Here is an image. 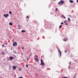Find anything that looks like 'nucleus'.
Returning a JSON list of instances; mask_svg holds the SVG:
<instances>
[{"label":"nucleus","instance_id":"27","mask_svg":"<svg viewBox=\"0 0 78 78\" xmlns=\"http://www.w3.org/2000/svg\"><path fill=\"white\" fill-rule=\"evenodd\" d=\"M19 78H23V77H19Z\"/></svg>","mask_w":78,"mask_h":78},{"label":"nucleus","instance_id":"16","mask_svg":"<svg viewBox=\"0 0 78 78\" xmlns=\"http://www.w3.org/2000/svg\"><path fill=\"white\" fill-rule=\"evenodd\" d=\"M2 54L4 55H5V53L4 52H2Z\"/></svg>","mask_w":78,"mask_h":78},{"label":"nucleus","instance_id":"6","mask_svg":"<svg viewBox=\"0 0 78 78\" xmlns=\"http://www.w3.org/2000/svg\"><path fill=\"white\" fill-rule=\"evenodd\" d=\"M63 41H65V42L66 41H68V39H67V38L65 37L63 39Z\"/></svg>","mask_w":78,"mask_h":78},{"label":"nucleus","instance_id":"18","mask_svg":"<svg viewBox=\"0 0 78 78\" xmlns=\"http://www.w3.org/2000/svg\"><path fill=\"white\" fill-rule=\"evenodd\" d=\"M9 14H12V13L11 12V11H9Z\"/></svg>","mask_w":78,"mask_h":78},{"label":"nucleus","instance_id":"8","mask_svg":"<svg viewBox=\"0 0 78 78\" xmlns=\"http://www.w3.org/2000/svg\"><path fill=\"white\" fill-rule=\"evenodd\" d=\"M41 65H42V66H44L45 65V63H44V62H41Z\"/></svg>","mask_w":78,"mask_h":78},{"label":"nucleus","instance_id":"1","mask_svg":"<svg viewBox=\"0 0 78 78\" xmlns=\"http://www.w3.org/2000/svg\"><path fill=\"white\" fill-rule=\"evenodd\" d=\"M64 1L63 0H61L59 2H58V5H60L61 4V5H62L64 3Z\"/></svg>","mask_w":78,"mask_h":78},{"label":"nucleus","instance_id":"33","mask_svg":"<svg viewBox=\"0 0 78 78\" xmlns=\"http://www.w3.org/2000/svg\"><path fill=\"white\" fill-rule=\"evenodd\" d=\"M68 68H69V69H70V67L69 66Z\"/></svg>","mask_w":78,"mask_h":78},{"label":"nucleus","instance_id":"20","mask_svg":"<svg viewBox=\"0 0 78 78\" xmlns=\"http://www.w3.org/2000/svg\"><path fill=\"white\" fill-rule=\"evenodd\" d=\"M19 71H21V70H22V69H21L20 68L19 69Z\"/></svg>","mask_w":78,"mask_h":78},{"label":"nucleus","instance_id":"38","mask_svg":"<svg viewBox=\"0 0 78 78\" xmlns=\"http://www.w3.org/2000/svg\"><path fill=\"white\" fill-rule=\"evenodd\" d=\"M22 49H24V48H23V47L22 48Z\"/></svg>","mask_w":78,"mask_h":78},{"label":"nucleus","instance_id":"12","mask_svg":"<svg viewBox=\"0 0 78 78\" xmlns=\"http://www.w3.org/2000/svg\"><path fill=\"white\" fill-rule=\"evenodd\" d=\"M18 28H21V27H20V26L19 24L18 25Z\"/></svg>","mask_w":78,"mask_h":78},{"label":"nucleus","instance_id":"36","mask_svg":"<svg viewBox=\"0 0 78 78\" xmlns=\"http://www.w3.org/2000/svg\"><path fill=\"white\" fill-rule=\"evenodd\" d=\"M66 25H67V23H66Z\"/></svg>","mask_w":78,"mask_h":78},{"label":"nucleus","instance_id":"4","mask_svg":"<svg viewBox=\"0 0 78 78\" xmlns=\"http://www.w3.org/2000/svg\"><path fill=\"white\" fill-rule=\"evenodd\" d=\"M17 45V42H14L13 44V47H16Z\"/></svg>","mask_w":78,"mask_h":78},{"label":"nucleus","instance_id":"39","mask_svg":"<svg viewBox=\"0 0 78 78\" xmlns=\"http://www.w3.org/2000/svg\"><path fill=\"white\" fill-rule=\"evenodd\" d=\"M63 17H64V19H65V18H66V17H65V16H64Z\"/></svg>","mask_w":78,"mask_h":78},{"label":"nucleus","instance_id":"37","mask_svg":"<svg viewBox=\"0 0 78 78\" xmlns=\"http://www.w3.org/2000/svg\"><path fill=\"white\" fill-rule=\"evenodd\" d=\"M0 78H3V77L0 76Z\"/></svg>","mask_w":78,"mask_h":78},{"label":"nucleus","instance_id":"13","mask_svg":"<svg viewBox=\"0 0 78 78\" xmlns=\"http://www.w3.org/2000/svg\"><path fill=\"white\" fill-rule=\"evenodd\" d=\"M62 27V25H60L59 26V28H61V27Z\"/></svg>","mask_w":78,"mask_h":78},{"label":"nucleus","instance_id":"11","mask_svg":"<svg viewBox=\"0 0 78 78\" xmlns=\"http://www.w3.org/2000/svg\"><path fill=\"white\" fill-rule=\"evenodd\" d=\"M68 22H70V19L69 18H68Z\"/></svg>","mask_w":78,"mask_h":78},{"label":"nucleus","instance_id":"30","mask_svg":"<svg viewBox=\"0 0 78 78\" xmlns=\"http://www.w3.org/2000/svg\"><path fill=\"white\" fill-rule=\"evenodd\" d=\"M69 64H71V62H69Z\"/></svg>","mask_w":78,"mask_h":78},{"label":"nucleus","instance_id":"2","mask_svg":"<svg viewBox=\"0 0 78 78\" xmlns=\"http://www.w3.org/2000/svg\"><path fill=\"white\" fill-rule=\"evenodd\" d=\"M37 56L35 55V56L34 59L35 60V61L36 62H37L38 60H37V59H38V58H37Z\"/></svg>","mask_w":78,"mask_h":78},{"label":"nucleus","instance_id":"19","mask_svg":"<svg viewBox=\"0 0 78 78\" xmlns=\"http://www.w3.org/2000/svg\"><path fill=\"white\" fill-rule=\"evenodd\" d=\"M30 55H29V56H31L32 54H31V53H30Z\"/></svg>","mask_w":78,"mask_h":78},{"label":"nucleus","instance_id":"23","mask_svg":"<svg viewBox=\"0 0 78 78\" xmlns=\"http://www.w3.org/2000/svg\"><path fill=\"white\" fill-rule=\"evenodd\" d=\"M64 22V23H66V22H67V21H65Z\"/></svg>","mask_w":78,"mask_h":78},{"label":"nucleus","instance_id":"32","mask_svg":"<svg viewBox=\"0 0 78 78\" xmlns=\"http://www.w3.org/2000/svg\"><path fill=\"white\" fill-rule=\"evenodd\" d=\"M65 53H66V52H67V51H65Z\"/></svg>","mask_w":78,"mask_h":78},{"label":"nucleus","instance_id":"5","mask_svg":"<svg viewBox=\"0 0 78 78\" xmlns=\"http://www.w3.org/2000/svg\"><path fill=\"white\" fill-rule=\"evenodd\" d=\"M8 16H9V14H4V16L5 17H6V18H7V17H8Z\"/></svg>","mask_w":78,"mask_h":78},{"label":"nucleus","instance_id":"28","mask_svg":"<svg viewBox=\"0 0 78 78\" xmlns=\"http://www.w3.org/2000/svg\"><path fill=\"white\" fill-rule=\"evenodd\" d=\"M62 17H64V15H62Z\"/></svg>","mask_w":78,"mask_h":78},{"label":"nucleus","instance_id":"14","mask_svg":"<svg viewBox=\"0 0 78 78\" xmlns=\"http://www.w3.org/2000/svg\"><path fill=\"white\" fill-rule=\"evenodd\" d=\"M22 33H23L24 32H25V30H22Z\"/></svg>","mask_w":78,"mask_h":78},{"label":"nucleus","instance_id":"35","mask_svg":"<svg viewBox=\"0 0 78 78\" xmlns=\"http://www.w3.org/2000/svg\"><path fill=\"white\" fill-rule=\"evenodd\" d=\"M28 17H29L28 16H27V18H28Z\"/></svg>","mask_w":78,"mask_h":78},{"label":"nucleus","instance_id":"10","mask_svg":"<svg viewBox=\"0 0 78 78\" xmlns=\"http://www.w3.org/2000/svg\"><path fill=\"white\" fill-rule=\"evenodd\" d=\"M69 2L70 3H73V1L72 0H70L69 1Z\"/></svg>","mask_w":78,"mask_h":78},{"label":"nucleus","instance_id":"26","mask_svg":"<svg viewBox=\"0 0 78 78\" xmlns=\"http://www.w3.org/2000/svg\"><path fill=\"white\" fill-rule=\"evenodd\" d=\"M16 77V75H14V77Z\"/></svg>","mask_w":78,"mask_h":78},{"label":"nucleus","instance_id":"31","mask_svg":"<svg viewBox=\"0 0 78 78\" xmlns=\"http://www.w3.org/2000/svg\"><path fill=\"white\" fill-rule=\"evenodd\" d=\"M5 45H7V43H5Z\"/></svg>","mask_w":78,"mask_h":78},{"label":"nucleus","instance_id":"34","mask_svg":"<svg viewBox=\"0 0 78 78\" xmlns=\"http://www.w3.org/2000/svg\"><path fill=\"white\" fill-rule=\"evenodd\" d=\"M76 2H77V3H78V0H77Z\"/></svg>","mask_w":78,"mask_h":78},{"label":"nucleus","instance_id":"22","mask_svg":"<svg viewBox=\"0 0 78 78\" xmlns=\"http://www.w3.org/2000/svg\"><path fill=\"white\" fill-rule=\"evenodd\" d=\"M26 66L27 67H28V65H26Z\"/></svg>","mask_w":78,"mask_h":78},{"label":"nucleus","instance_id":"29","mask_svg":"<svg viewBox=\"0 0 78 78\" xmlns=\"http://www.w3.org/2000/svg\"><path fill=\"white\" fill-rule=\"evenodd\" d=\"M28 60H29L28 58H27V61H28Z\"/></svg>","mask_w":78,"mask_h":78},{"label":"nucleus","instance_id":"21","mask_svg":"<svg viewBox=\"0 0 78 78\" xmlns=\"http://www.w3.org/2000/svg\"><path fill=\"white\" fill-rule=\"evenodd\" d=\"M5 46V45L4 44H2V47H4Z\"/></svg>","mask_w":78,"mask_h":78},{"label":"nucleus","instance_id":"3","mask_svg":"<svg viewBox=\"0 0 78 78\" xmlns=\"http://www.w3.org/2000/svg\"><path fill=\"white\" fill-rule=\"evenodd\" d=\"M58 51L59 52V54H60V57H61V55H62V54L61 53V51H60L59 49H58Z\"/></svg>","mask_w":78,"mask_h":78},{"label":"nucleus","instance_id":"24","mask_svg":"<svg viewBox=\"0 0 78 78\" xmlns=\"http://www.w3.org/2000/svg\"><path fill=\"white\" fill-rule=\"evenodd\" d=\"M56 11H58V8L56 9Z\"/></svg>","mask_w":78,"mask_h":78},{"label":"nucleus","instance_id":"7","mask_svg":"<svg viewBox=\"0 0 78 78\" xmlns=\"http://www.w3.org/2000/svg\"><path fill=\"white\" fill-rule=\"evenodd\" d=\"M10 60H12L14 59V58L10 56L9 58Z\"/></svg>","mask_w":78,"mask_h":78},{"label":"nucleus","instance_id":"17","mask_svg":"<svg viewBox=\"0 0 78 78\" xmlns=\"http://www.w3.org/2000/svg\"><path fill=\"white\" fill-rule=\"evenodd\" d=\"M41 62H43V60L42 59H41Z\"/></svg>","mask_w":78,"mask_h":78},{"label":"nucleus","instance_id":"25","mask_svg":"<svg viewBox=\"0 0 78 78\" xmlns=\"http://www.w3.org/2000/svg\"><path fill=\"white\" fill-rule=\"evenodd\" d=\"M63 23H62H62H61V24H62V25L63 24Z\"/></svg>","mask_w":78,"mask_h":78},{"label":"nucleus","instance_id":"40","mask_svg":"<svg viewBox=\"0 0 78 78\" xmlns=\"http://www.w3.org/2000/svg\"><path fill=\"white\" fill-rule=\"evenodd\" d=\"M56 0H53L54 1H56Z\"/></svg>","mask_w":78,"mask_h":78},{"label":"nucleus","instance_id":"15","mask_svg":"<svg viewBox=\"0 0 78 78\" xmlns=\"http://www.w3.org/2000/svg\"><path fill=\"white\" fill-rule=\"evenodd\" d=\"M9 25H12V23H9Z\"/></svg>","mask_w":78,"mask_h":78},{"label":"nucleus","instance_id":"9","mask_svg":"<svg viewBox=\"0 0 78 78\" xmlns=\"http://www.w3.org/2000/svg\"><path fill=\"white\" fill-rule=\"evenodd\" d=\"M13 69H14V70H15V69H16V66H13Z\"/></svg>","mask_w":78,"mask_h":78}]
</instances>
